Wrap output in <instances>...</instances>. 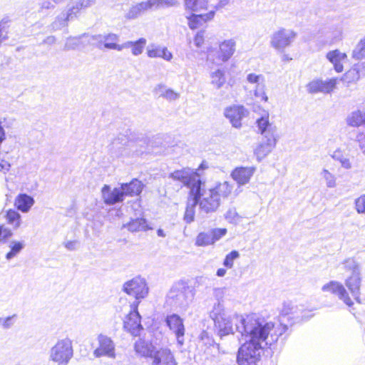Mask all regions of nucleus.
<instances>
[{"label": "nucleus", "mask_w": 365, "mask_h": 365, "mask_svg": "<svg viewBox=\"0 0 365 365\" xmlns=\"http://www.w3.org/2000/svg\"><path fill=\"white\" fill-rule=\"evenodd\" d=\"M235 329L242 337L249 338L238 349L237 363L238 365H257L264 346L274 324L256 314L245 317H236Z\"/></svg>", "instance_id": "obj_1"}, {"label": "nucleus", "mask_w": 365, "mask_h": 365, "mask_svg": "<svg viewBox=\"0 0 365 365\" xmlns=\"http://www.w3.org/2000/svg\"><path fill=\"white\" fill-rule=\"evenodd\" d=\"M232 189V185L227 181L217 182L215 186L206 188L205 182L201 180L198 186L192 189V191L197 190L200 213L209 215L217 212L222 200L230 196Z\"/></svg>", "instance_id": "obj_2"}, {"label": "nucleus", "mask_w": 365, "mask_h": 365, "mask_svg": "<svg viewBox=\"0 0 365 365\" xmlns=\"http://www.w3.org/2000/svg\"><path fill=\"white\" fill-rule=\"evenodd\" d=\"M257 125L262 140L255 149V155L257 161L260 162L267 156L275 148L277 138V127L269 121V115H263L257 120Z\"/></svg>", "instance_id": "obj_3"}, {"label": "nucleus", "mask_w": 365, "mask_h": 365, "mask_svg": "<svg viewBox=\"0 0 365 365\" xmlns=\"http://www.w3.org/2000/svg\"><path fill=\"white\" fill-rule=\"evenodd\" d=\"M192 287L183 281L175 283L166 297V304L175 309L186 310L194 299Z\"/></svg>", "instance_id": "obj_4"}, {"label": "nucleus", "mask_w": 365, "mask_h": 365, "mask_svg": "<svg viewBox=\"0 0 365 365\" xmlns=\"http://www.w3.org/2000/svg\"><path fill=\"white\" fill-rule=\"evenodd\" d=\"M236 317L243 316L235 314L232 317H230L222 304L220 302L215 304L212 310L210 312V317L214 321L217 335L220 338L234 334V331H236L235 322Z\"/></svg>", "instance_id": "obj_5"}, {"label": "nucleus", "mask_w": 365, "mask_h": 365, "mask_svg": "<svg viewBox=\"0 0 365 365\" xmlns=\"http://www.w3.org/2000/svg\"><path fill=\"white\" fill-rule=\"evenodd\" d=\"M73 355L72 341L66 337L58 340L51 349L49 359L58 365H68Z\"/></svg>", "instance_id": "obj_6"}, {"label": "nucleus", "mask_w": 365, "mask_h": 365, "mask_svg": "<svg viewBox=\"0 0 365 365\" xmlns=\"http://www.w3.org/2000/svg\"><path fill=\"white\" fill-rule=\"evenodd\" d=\"M297 34L292 29L280 28L274 31L270 37V46L278 51H284L291 46Z\"/></svg>", "instance_id": "obj_7"}, {"label": "nucleus", "mask_w": 365, "mask_h": 365, "mask_svg": "<svg viewBox=\"0 0 365 365\" xmlns=\"http://www.w3.org/2000/svg\"><path fill=\"white\" fill-rule=\"evenodd\" d=\"M168 177L173 180L182 182L184 186L188 187L190 189L188 195L191 194L192 187L196 185L198 186L202 180L200 175L196 171L188 168L175 170L170 173Z\"/></svg>", "instance_id": "obj_8"}, {"label": "nucleus", "mask_w": 365, "mask_h": 365, "mask_svg": "<svg viewBox=\"0 0 365 365\" xmlns=\"http://www.w3.org/2000/svg\"><path fill=\"white\" fill-rule=\"evenodd\" d=\"M93 41L96 47L99 49H108V50H116L121 51L123 48H125L129 43L119 44V36L115 34L109 33L104 34H98L91 36L88 40Z\"/></svg>", "instance_id": "obj_9"}, {"label": "nucleus", "mask_w": 365, "mask_h": 365, "mask_svg": "<svg viewBox=\"0 0 365 365\" xmlns=\"http://www.w3.org/2000/svg\"><path fill=\"white\" fill-rule=\"evenodd\" d=\"M123 290L137 300H140L148 295L149 289L144 278L136 277L125 282Z\"/></svg>", "instance_id": "obj_10"}, {"label": "nucleus", "mask_w": 365, "mask_h": 365, "mask_svg": "<svg viewBox=\"0 0 365 365\" xmlns=\"http://www.w3.org/2000/svg\"><path fill=\"white\" fill-rule=\"evenodd\" d=\"M97 342L98 346L93 351V355L96 358L103 356L110 359L115 358V344L110 336L100 334L97 336Z\"/></svg>", "instance_id": "obj_11"}, {"label": "nucleus", "mask_w": 365, "mask_h": 365, "mask_svg": "<svg viewBox=\"0 0 365 365\" xmlns=\"http://www.w3.org/2000/svg\"><path fill=\"white\" fill-rule=\"evenodd\" d=\"M138 303L139 302L126 316L123 322L124 329L135 336L140 335V331L143 329L141 324V317L137 309Z\"/></svg>", "instance_id": "obj_12"}, {"label": "nucleus", "mask_w": 365, "mask_h": 365, "mask_svg": "<svg viewBox=\"0 0 365 365\" xmlns=\"http://www.w3.org/2000/svg\"><path fill=\"white\" fill-rule=\"evenodd\" d=\"M323 292H329L336 295L339 299L341 300L345 304L351 307L354 304L353 301L349 297V294L344 285L336 281H331L324 284L322 288Z\"/></svg>", "instance_id": "obj_13"}, {"label": "nucleus", "mask_w": 365, "mask_h": 365, "mask_svg": "<svg viewBox=\"0 0 365 365\" xmlns=\"http://www.w3.org/2000/svg\"><path fill=\"white\" fill-rule=\"evenodd\" d=\"M165 322L170 329L175 333L179 346H182L185 335V327L182 319L178 314H173L166 317Z\"/></svg>", "instance_id": "obj_14"}, {"label": "nucleus", "mask_w": 365, "mask_h": 365, "mask_svg": "<svg viewBox=\"0 0 365 365\" xmlns=\"http://www.w3.org/2000/svg\"><path fill=\"white\" fill-rule=\"evenodd\" d=\"M187 9L193 11L207 9L208 7L217 9L227 4V0H185Z\"/></svg>", "instance_id": "obj_15"}, {"label": "nucleus", "mask_w": 365, "mask_h": 365, "mask_svg": "<svg viewBox=\"0 0 365 365\" xmlns=\"http://www.w3.org/2000/svg\"><path fill=\"white\" fill-rule=\"evenodd\" d=\"M336 85V78H331L328 81L316 79L309 82L307 86V91L310 93H331Z\"/></svg>", "instance_id": "obj_16"}, {"label": "nucleus", "mask_w": 365, "mask_h": 365, "mask_svg": "<svg viewBox=\"0 0 365 365\" xmlns=\"http://www.w3.org/2000/svg\"><path fill=\"white\" fill-rule=\"evenodd\" d=\"M104 202L108 205H113L124 200V194L121 187H115L113 190L108 185H105L101 190Z\"/></svg>", "instance_id": "obj_17"}, {"label": "nucleus", "mask_w": 365, "mask_h": 365, "mask_svg": "<svg viewBox=\"0 0 365 365\" xmlns=\"http://www.w3.org/2000/svg\"><path fill=\"white\" fill-rule=\"evenodd\" d=\"M150 356L153 359V365H177L173 353L168 348H161Z\"/></svg>", "instance_id": "obj_18"}, {"label": "nucleus", "mask_w": 365, "mask_h": 365, "mask_svg": "<svg viewBox=\"0 0 365 365\" xmlns=\"http://www.w3.org/2000/svg\"><path fill=\"white\" fill-rule=\"evenodd\" d=\"M246 110L243 106H234L225 110V116L230 120L232 126L239 128L241 127L242 119L245 116Z\"/></svg>", "instance_id": "obj_19"}, {"label": "nucleus", "mask_w": 365, "mask_h": 365, "mask_svg": "<svg viewBox=\"0 0 365 365\" xmlns=\"http://www.w3.org/2000/svg\"><path fill=\"white\" fill-rule=\"evenodd\" d=\"M361 283V273L351 274L345 281V285L348 288L354 299L361 303L360 299V287Z\"/></svg>", "instance_id": "obj_20"}, {"label": "nucleus", "mask_w": 365, "mask_h": 365, "mask_svg": "<svg viewBox=\"0 0 365 365\" xmlns=\"http://www.w3.org/2000/svg\"><path fill=\"white\" fill-rule=\"evenodd\" d=\"M255 171L254 167L236 168L231 173V176L239 185L247 184Z\"/></svg>", "instance_id": "obj_21"}, {"label": "nucleus", "mask_w": 365, "mask_h": 365, "mask_svg": "<svg viewBox=\"0 0 365 365\" xmlns=\"http://www.w3.org/2000/svg\"><path fill=\"white\" fill-rule=\"evenodd\" d=\"M196 194L197 190H194L191 192L190 195H188L189 199H190L192 202H190V200L187 201L185 214L183 216V220L187 224H190L195 220V207L197 205H198V201Z\"/></svg>", "instance_id": "obj_22"}, {"label": "nucleus", "mask_w": 365, "mask_h": 365, "mask_svg": "<svg viewBox=\"0 0 365 365\" xmlns=\"http://www.w3.org/2000/svg\"><path fill=\"white\" fill-rule=\"evenodd\" d=\"M235 41L233 39L225 40L220 44L219 60L227 61L235 51Z\"/></svg>", "instance_id": "obj_23"}, {"label": "nucleus", "mask_w": 365, "mask_h": 365, "mask_svg": "<svg viewBox=\"0 0 365 365\" xmlns=\"http://www.w3.org/2000/svg\"><path fill=\"white\" fill-rule=\"evenodd\" d=\"M35 200L33 197L26 193H20L16 197L14 205L19 210L26 213L30 210Z\"/></svg>", "instance_id": "obj_24"}, {"label": "nucleus", "mask_w": 365, "mask_h": 365, "mask_svg": "<svg viewBox=\"0 0 365 365\" xmlns=\"http://www.w3.org/2000/svg\"><path fill=\"white\" fill-rule=\"evenodd\" d=\"M124 196L139 195L144 187L141 181L138 179H133L128 183H122L120 185Z\"/></svg>", "instance_id": "obj_25"}, {"label": "nucleus", "mask_w": 365, "mask_h": 365, "mask_svg": "<svg viewBox=\"0 0 365 365\" xmlns=\"http://www.w3.org/2000/svg\"><path fill=\"white\" fill-rule=\"evenodd\" d=\"M76 17V11L74 9H69L66 13H61L51 24L52 31H57L67 26V22Z\"/></svg>", "instance_id": "obj_26"}, {"label": "nucleus", "mask_w": 365, "mask_h": 365, "mask_svg": "<svg viewBox=\"0 0 365 365\" xmlns=\"http://www.w3.org/2000/svg\"><path fill=\"white\" fill-rule=\"evenodd\" d=\"M147 54L150 58H163L166 61H170L173 58V54L166 47L161 48L155 44H151L148 46Z\"/></svg>", "instance_id": "obj_27"}, {"label": "nucleus", "mask_w": 365, "mask_h": 365, "mask_svg": "<svg viewBox=\"0 0 365 365\" xmlns=\"http://www.w3.org/2000/svg\"><path fill=\"white\" fill-rule=\"evenodd\" d=\"M215 11L211 10L205 14H192L188 18V26L191 29H197L200 25L214 17Z\"/></svg>", "instance_id": "obj_28"}, {"label": "nucleus", "mask_w": 365, "mask_h": 365, "mask_svg": "<svg viewBox=\"0 0 365 365\" xmlns=\"http://www.w3.org/2000/svg\"><path fill=\"white\" fill-rule=\"evenodd\" d=\"M327 58L333 64L336 72L339 73L343 71L341 61L346 58V53H341L339 50L336 49L327 53Z\"/></svg>", "instance_id": "obj_29"}, {"label": "nucleus", "mask_w": 365, "mask_h": 365, "mask_svg": "<svg viewBox=\"0 0 365 365\" xmlns=\"http://www.w3.org/2000/svg\"><path fill=\"white\" fill-rule=\"evenodd\" d=\"M365 113L357 110L351 112L346 118V123L348 125L354 128H358L364 125L365 120Z\"/></svg>", "instance_id": "obj_30"}, {"label": "nucleus", "mask_w": 365, "mask_h": 365, "mask_svg": "<svg viewBox=\"0 0 365 365\" xmlns=\"http://www.w3.org/2000/svg\"><path fill=\"white\" fill-rule=\"evenodd\" d=\"M123 227H126L130 232L145 231L150 229L145 218H135L131 220L128 223L124 224Z\"/></svg>", "instance_id": "obj_31"}, {"label": "nucleus", "mask_w": 365, "mask_h": 365, "mask_svg": "<svg viewBox=\"0 0 365 365\" xmlns=\"http://www.w3.org/2000/svg\"><path fill=\"white\" fill-rule=\"evenodd\" d=\"M211 84L217 89L221 88L226 82L225 71L217 69L210 73Z\"/></svg>", "instance_id": "obj_32"}, {"label": "nucleus", "mask_w": 365, "mask_h": 365, "mask_svg": "<svg viewBox=\"0 0 365 365\" xmlns=\"http://www.w3.org/2000/svg\"><path fill=\"white\" fill-rule=\"evenodd\" d=\"M360 78L359 71L356 68H352L346 72L341 78V81L346 86L356 83Z\"/></svg>", "instance_id": "obj_33"}, {"label": "nucleus", "mask_w": 365, "mask_h": 365, "mask_svg": "<svg viewBox=\"0 0 365 365\" xmlns=\"http://www.w3.org/2000/svg\"><path fill=\"white\" fill-rule=\"evenodd\" d=\"M331 158L339 161L341 163V167L345 169H350L351 168V163L347 155H345L341 150L338 149L333 152Z\"/></svg>", "instance_id": "obj_34"}, {"label": "nucleus", "mask_w": 365, "mask_h": 365, "mask_svg": "<svg viewBox=\"0 0 365 365\" xmlns=\"http://www.w3.org/2000/svg\"><path fill=\"white\" fill-rule=\"evenodd\" d=\"M146 39L140 38L135 41H126L124 43H129L125 48L132 47V53L134 56H138L143 53V48L146 44Z\"/></svg>", "instance_id": "obj_35"}, {"label": "nucleus", "mask_w": 365, "mask_h": 365, "mask_svg": "<svg viewBox=\"0 0 365 365\" xmlns=\"http://www.w3.org/2000/svg\"><path fill=\"white\" fill-rule=\"evenodd\" d=\"M145 11H147L146 5L145 4L144 1H142L135 5H133L126 14L125 17L128 19H134Z\"/></svg>", "instance_id": "obj_36"}, {"label": "nucleus", "mask_w": 365, "mask_h": 365, "mask_svg": "<svg viewBox=\"0 0 365 365\" xmlns=\"http://www.w3.org/2000/svg\"><path fill=\"white\" fill-rule=\"evenodd\" d=\"M225 219L230 224L237 225L242 220V217L239 215L237 209L235 207H231L227 209L224 215Z\"/></svg>", "instance_id": "obj_37"}, {"label": "nucleus", "mask_w": 365, "mask_h": 365, "mask_svg": "<svg viewBox=\"0 0 365 365\" xmlns=\"http://www.w3.org/2000/svg\"><path fill=\"white\" fill-rule=\"evenodd\" d=\"M10 251L6 255V259L11 260L15 257L24 247V244L22 242L11 241L9 245Z\"/></svg>", "instance_id": "obj_38"}, {"label": "nucleus", "mask_w": 365, "mask_h": 365, "mask_svg": "<svg viewBox=\"0 0 365 365\" xmlns=\"http://www.w3.org/2000/svg\"><path fill=\"white\" fill-rule=\"evenodd\" d=\"M351 56L355 60L365 58V37L361 38L352 51Z\"/></svg>", "instance_id": "obj_39"}, {"label": "nucleus", "mask_w": 365, "mask_h": 365, "mask_svg": "<svg viewBox=\"0 0 365 365\" xmlns=\"http://www.w3.org/2000/svg\"><path fill=\"white\" fill-rule=\"evenodd\" d=\"M8 222L13 225L14 229L20 227L21 223V215L16 210L10 209L6 212Z\"/></svg>", "instance_id": "obj_40"}, {"label": "nucleus", "mask_w": 365, "mask_h": 365, "mask_svg": "<svg viewBox=\"0 0 365 365\" xmlns=\"http://www.w3.org/2000/svg\"><path fill=\"white\" fill-rule=\"evenodd\" d=\"M212 244L214 243L210 233V230L207 232H200L197 235L195 241L196 245L204 247Z\"/></svg>", "instance_id": "obj_41"}, {"label": "nucleus", "mask_w": 365, "mask_h": 365, "mask_svg": "<svg viewBox=\"0 0 365 365\" xmlns=\"http://www.w3.org/2000/svg\"><path fill=\"white\" fill-rule=\"evenodd\" d=\"M86 34H83L79 37H69L66 39L63 49L65 51L74 50L78 48L81 44V38L86 37Z\"/></svg>", "instance_id": "obj_42"}, {"label": "nucleus", "mask_w": 365, "mask_h": 365, "mask_svg": "<svg viewBox=\"0 0 365 365\" xmlns=\"http://www.w3.org/2000/svg\"><path fill=\"white\" fill-rule=\"evenodd\" d=\"M134 349L137 354L142 356H148L150 352L148 344L142 339H138L135 342Z\"/></svg>", "instance_id": "obj_43"}, {"label": "nucleus", "mask_w": 365, "mask_h": 365, "mask_svg": "<svg viewBox=\"0 0 365 365\" xmlns=\"http://www.w3.org/2000/svg\"><path fill=\"white\" fill-rule=\"evenodd\" d=\"M239 257V252L237 250H232L225 256V258L223 261V265L228 269H231L233 267L234 261Z\"/></svg>", "instance_id": "obj_44"}, {"label": "nucleus", "mask_w": 365, "mask_h": 365, "mask_svg": "<svg viewBox=\"0 0 365 365\" xmlns=\"http://www.w3.org/2000/svg\"><path fill=\"white\" fill-rule=\"evenodd\" d=\"M343 264L344 265V268L346 270L352 272L351 274H355L356 272L357 274L361 273L359 264L354 258H349L345 259Z\"/></svg>", "instance_id": "obj_45"}, {"label": "nucleus", "mask_w": 365, "mask_h": 365, "mask_svg": "<svg viewBox=\"0 0 365 365\" xmlns=\"http://www.w3.org/2000/svg\"><path fill=\"white\" fill-rule=\"evenodd\" d=\"M322 176L326 181L327 186L330 188L336 187V178L327 170L324 169L321 173Z\"/></svg>", "instance_id": "obj_46"}, {"label": "nucleus", "mask_w": 365, "mask_h": 365, "mask_svg": "<svg viewBox=\"0 0 365 365\" xmlns=\"http://www.w3.org/2000/svg\"><path fill=\"white\" fill-rule=\"evenodd\" d=\"M210 233L213 240V243L220 240L227 233V229L225 228H215L210 230Z\"/></svg>", "instance_id": "obj_47"}, {"label": "nucleus", "mask_w": 365, "mask_h": 365, "mask_svg": "<svg viewBox=\"0 0 365 365\" xmlns=\"http://www.w3.org/2000/svg\"><path fill=\"white\" fill-rule=\"evenodd\" d=\"M95 1L96 0H78L76 6H72L71 9H74L76 14L80 9L91 6Z\"/></svg>", "instance_id": "obj_48"}, {"label": "nucleus", "mask_w": 365, "mask_h": 365, "mask_svg": "<svg viewBox=\"0 0 365 365\" xmlns=\"http://www.w3.org/2000/svg\"><path fill=\"white\" fill-rule=\"evenodd\" d=\"M255 96L257 98H261L262 100L267 101L268 97L264 92V86L262 83L257 85L255 90Z\"/></svg>", "instance_id": "obj_49"}, {"label": "nucleus", "mask_w": 365, "mask_h": 365, "mask_svg": "<svg viewBox=\"0 0 365 365\" xmlns=\"http://www.w3.org/2000/svg\"><path fill=\"white\" fill-rule=\"evenodd\" d=\"M355 208L359 214L365 215V200L359 197L355 200Z\"/></svg>", "instance_id": "obj_50"}, {"label": "nucleus", "mask_w": 365, "mask_h": 365, "mask_svg": "<svg viewBox=\"0 0 365 365\" xmlns=\"http://www.w3.org/2000/svg\"><path fill=\"white\" fill-rule=\"evenodd\" d=\"M356 140L359 144V149L362 154L365 155V133H359L357 134Z\"/></svg>", "instance_id": "obj_51"}, {"label": "nucleus", "mask_w": 365, "mask_h": 365, "mask_svg": "<svg viewBox=\"0 0 365 365\" xmlns=\"http://www.w3.org/2000/svg\"><path fill=\"white\" fill-rule=\"evenodd\" d=\"M264 78L262 75H256L255 73H250L247 76V81L250 83H256L257 85L263 81Z\"/></svg>", "instance_id": "obj_52"}, {"label": "nucleus", "mask_w": 365, "mask_h": 365, "mask_svg": "<svg viewBox=\"0 0 365 365\" xmlns=\"http://www.w3.org/2000/svg\"><path fill=\"white\" fill-rule=\"evenodd\" d=\"M16 317V314H14L12 316H9V317H5V318H3V321H2V327L4 329H10L11 327H13L14 324V322L13 321V319Z\"/></svg>", "instance_id": "obj_53"}, {"label": "nucleus", "mask_w": 365, "mask_h": 365, "mask_svg": "<svg viewBox=\"0 0 365 365\" xmlns=\"http://www.w3.org/2000/svg\"><path fill=\"white\" fill-rule=\"evenodd\" d=\"M161 96L169 101H174L179 98V95L171 89H166Z\"/></svg>", "instance_id": "obj_54"}, {"label": "nucleus", "mask_w": 365, "mask_h": 365, "mask_svg": "<svg viewBox=\"0 0 365 365\" xmlns=\"http://www.w3.org/2000/svg\"><path fill=\"white\" fill-rule=\"evenodd\" d=\"M288 329V327L284 324H280V327L275 331L274 334H271L272 341H277L279 336L282 335Z\"/></svg>", "instance_id": "obj_55"}, {"label": "nucleus", "mask_w": 365, "mask_h": 365, "mask_svg": "<svg viewBox=\"0 0 365 365\" xmlns=\"http://www.w3.org/2000/svg\"><path fill=\"white\" fill-rule=\"evenodd\" d=\"M204 31H200L197 33L194 38V43L197 47L200 48L203 44L204 42Z\"/></svg>", "instance_id": "obj_56"}, {"label": "nucleus", "mask_w": 365, "mask_h": 365, "mask_svg": "<svg viewBox=\"0 0 365 365\" xmlns=\"http://www.w3.org/2000/svg\"><path fill=\"white\" fill-rule=\"evenodd\" d=\"M144 3L146 5L147 10L152 9H160V0H148L144 1Z\"/></svg>", "instance_id": "obj_57"}, {"label": "nucleus", "mask_w": 365, "mask_h": 365, "mask_svg": "<svg viewBox=\"0 0 365 365\" xmlns=\"http://www.w3.org/2000/svg\"><path fill=\"white\" fill-rule=\"evenodd\" d=\"M160 9L175 6L178 4L177 0H160Z\"/></svg>", "instance_id": "obj_58"}, {"label": "nucleus", "mask_w": 365, "mask_h": 365, "mask_svg": "<svg viewBox=\"0 0 365 365\" xmlns=\"http://www.w3.org/2000/svg\"><path fill=\"white\" fill-rule=\"evenodd\" d=\"M12 235L11 231L5 227L4 225H0V237L7 239Z\"/></svg>", "instance_id": "obj_59"}, {"label": "nucleus", "mask_w": 365, "mask_h": 365, "mask_svg": "<svg viewBox=\"0 0 365 365\" xmlns=\"http://www.w3.org/2000/svg\"><path fill=\"white\" fill-rule=\"evenodd\" d=\"M9 21H10V19L8 16L4 17L0 21V34H4V32H5V34L6 33L7 34V31H6V24Z\"/></svg>", "instance_id": "obj_60"}, {"label": "nucleus", "mask_w": 365, "mask_h": 365, "mask_svg": "<svg viewBox=\"0 0 365 365\" xmlns=\"http://www.w3.org/2000/svg\"><path fill=\"white\" fill-rule=\"evenodd\" d=\"M54 4L48 1L42 2L40 5V11H43L44 9H54Z\"/></svg>", "instance_id": "obj_61"}, {"label": "nucleus", "mask_w": 365, "mask_h": 365, "mask_svg": "<svg viewBox=\"0 0 365 365\" xmlns=\"http://www.w3.org/2000/svg\"><path fill=\"white\" fill-rule=\"evenodd\" d=\"M78 242L76 240L73 241H68L65 243V247L71 251L75 250L76 249V245Z\"/></svg>", "instance_id": "obj_62"}, {"label": "nucleus", "mask_w": 365, "mask_h": 365, "mask_svg": "<svg viewBox=\"0 0 365 365\" xmlns=\"http://www.w3.org/2000/svg\"><path fill=\"white\" fill-rule=\"evenodd\" d=\"M10 166V164L7 161H5L4 160H1L0 161V171L5 173L9 170Z\"/></svg>", "instance_id": "obj_63"}, {"label": "nucleus", "mask_w": 365, "mask_h": 365, "mask_svg": "<svg viewBox=\"0 0 365 365\" xmlns=\"http://www.w3.org/2000/svg\"><path fill=\"white\" fill-rule=\"evenodd\" d=\"M56 42V38L55 36H48L46 37L43 41L41 43H43V44H48V45H52L53 43H55Z\"/></svg>", "instance_id": "obj_64"}]
</instances>
